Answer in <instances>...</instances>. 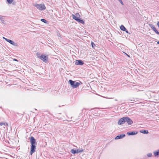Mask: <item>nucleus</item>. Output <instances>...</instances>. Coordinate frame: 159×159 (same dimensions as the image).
<instances>
[{
	"mask_svg": "<svg viewBox=\"0 0 159 159\" xmlns=\"http://www.w3.org/2000/svg\"><path fill=\"white\" fill-rule=\"evenodd\" d=\"M125 117H123L120 119L118 122V124L119 125H121L124 124L125 122Z\"/></svg>",
	"mask_w": 159,
	"mask_h": 159,
	"instance_id": "nucleus-8",
	"label": "nucleus"
},
{
	"mask_svg": "<svg viewBox=\"0 0 159 159\" xmlns=\"http://www.w3.org/2000/svg\"><path fill=\"white\" fill-rule=\"evenodd\" d=\"M157 26H158V27H159V22H158L157 23Z\"/></svg>",
	"mask_w": 159,
	"mask_h": 159,
	"instance_id": "nucleus-27",
	"label": "nucleus"
},
{
	"mask_svg": "<svg viewBox=\"0 0 159 159\" xmlns=\"http://www.w3.org/2000/svg\"><path fill=\"white\" fill-rule=\"evenodd\" d=\"M77 21L79 22V23H82L83 24H84V20H77Z\"/></svg>",
	"mask_w": 159,
	"mask_h": 159,
	"instance_id": "nucleus-22",
	"label": "nucleus"
},
{
	"mask_svg": "<svg viewBox=\"0 0 159 159\" xmlns=\"http://www.w3.org/2000/svg\"><path fill=\"white\" fill-rule=\"evenodd\" d=\"M154 154L155 156H159V150L157 151H155L154 152Z\"/></svg>",
	"mask_w": 159,
	"mask_h": 159,
	"instance_id": "nucleus-17",
	"label": "nucleus"
},
{
	"mask_svg": "<svg viewBox=\"0 0 159 159\" xmlns=\"http://www.w3.org/2000/svg\"><path fill=\"white\" fill-rule=\"evenodd\" d=\"M30 138V143L31 144V145H36V140L33 137H31Z\"/></svg>",
	"mask_w": 159,
	"mask_h": 159,
	"instance_id": "nucleus-5",
	"label": "nucleus"
},
{
	"mask_svg": "<svg viewBox=\"0 0 159 159\" xmlns=\"http://www.w3.org/2000/svg\"><path fill=\"white\" fill-rule=\"evenodd\" d=\"M83 150L82 149H78L76 150V153H78L83 152Z\"/></svg>",
	"mask_w": 159,
	"mask_h": 159,
	"instance_id": "nucleus-15",
	"label": "nucleus"
},
{
	"mask_svg": "<svg viewBox=\"0 0 159 159\" xmlns=\"http://www.w3.org/2000/svg\"><path fill=\"white\" fill-rule=\"evenodd\" d=\"M150 27L157 34H159V32L157 30L154 26L151 24H149Z\"/></svg>",
	"mask_w": 159,
	"mask_h": 159,
	"instance_id": "nucleus-10",
	"label": "nucleus"
},
{
	"mask_svg": "<svg viewBox=\"0 0 159 159\" xmlns=\"http://www.w3.org/2000/svg\"><path fill=\"white\" fill-rule=\"evenodd\" d=\"M72 18L75 20H83L80 18V15L78 13H76L74 14H72Z\"/></svg>",
	"mask_w": 159,
	"mask_h": 159,
	"instance_id": "nucleus-3",
	"label": "nucleus"
},
{
	"mask_svg": "<svg viewBox=\"0 0 159 159\" xmlns=\"http://www.w3.org/2000/svg\"><path fill=\"white\" fill-rule=\"evenodd\" d=\"M152 153H148L147 154V156L148 157H151L152 156Z\"/></svg>",
	"mask_w": 159,
	"mask_h": 159,
	"instance_id": "nucleus-24",
	"label": "nucleus"
},
{
	"mask_svg": "<svg viewBox=\"0 0 159 159\" xmlns=\"http://www.w3.org/2000/svg\"><path fill=\"white\" fill-rule=\"evenodd\" d=\"M84 62L81 60H76L75 64L76 65H82L84 64Z\"/></svg>",
	"mask_w": 159,
	"mask_h": 159,
	"instance_id": "nucleus-11",
	"label": "nucleus"
},
{
	"mask_svg": "<svg viewBox=\"0 0 159 159\" xmlns=\"http://www.w3.org/2000/svg\"><path fill=\"white\" fill-rule=\"evenodd\" d=\"M13 60L16 61H18V60L16 59H14Z\"/></svg>",
	"mask_w": 159,
	"mask_h": 159,
	"instance_id": "nucleus-28",
	"label": "nucleus"
},
{
	"mask_svg": "<svg viewBox=\"0 0 159 159\" xmlns=\"http://www.w3.org/2000/svg\"><path fill=\"white\" fill-rule=\"evenodd\" d=\"M5 19V16H0V20H2V19Z\"/></svg>",
	"mask_w": 159,
	"mask_h": 159,
	"instance_id": "nucleus-19",
	"label": "nucleus"
},
{
	"mask_svg": "<svg viewBox=\"0 0 159 159\" xmlns=\"http://www.w3.org/2000/svg\"><path fill=\"white\" fill-rule=\"evenodd\" d=\"M39 58L42 60L44 62H46L48 61V57L44 55H42L39 57Z\"/></svg>",
	"mask_w": 159,
	"mask_h": 159,
	"instance_id": "nucleus-4",
	"label": "nucleus"
},
{
	"mask_svg": "<svg viewBox=\"0 0 159 159\" xmlns=\"http://www.w3.org/2000/svg\"><path fill=\"white\" fill-rule=\"evenodd\" d=\"M7 125V124L6 123H4L2 122V123H0V125Z\"/></svg>",
	"mask_w": 159,
	"mask_h": 159,
	"instance_id": "nucleus-20",
	"label": "nucleus"
},
{
	"mask_svg": "<svg viewBox=\"0 0 159 159\" xmlns=\"http://www.w3.org/2000/svg\"><path fill=\"white\" fill-rule=\"evenodd\" d=\"M3 38L5 40V39H7V38H5L4 37H3Z\"/></svg>",
	"mask_w": 159,
	"mask_h": 159,
	"instance_id": "nucleus-29",
	"label": "nucleus"
},
{
	"mask_svg": "<svg viewBox=\"0 0 159 159\" xmlns=\"http://www.w3.org/2000/svg\"><path fill=\"white\" fill-rule=\"evenodd\" d=\"M68 82L71 87L74 88H76L79 86L80 84H81V83L80 82H76L75 81H73L71 80H69Z\"/></svg>",
	"mask_w": 159,
	"mask_h": 159,
	"instance_id": "nucleus-1",
	"label": "nucleus"
},
{
	"mask_svg": "<svg viewBox=\"0 0 159 159\" xmlns=\"http://www.w3.org/2000/svg\"><path fill=\"white\" fill-rule=\"evenodd\" d=\"M125 122H127L129 125H131L133 123V121L129 117H125Z\"/></svg>",
	"mask_w": 159,
	"mask_h": 159,
	"instance_id": "nucleus-7",
	"label": "nucleus"
},
{
	"mask_svg": "<svg viewBox=\"0 0 159 159\" xmlns=\"http://www.w3.org/2000/svg\"><path fill=\"white\" fill-rule=\"evenodd\" d=\"M42 22H44L45 23H48V20H41Z\"/></svg>",
	"mask_w": 159,
	"mask_h": 159,
	"instance_id": "nucleus-23",
	"label": "nucleus"
},
{
	"mask_svg": "<svg viewBox=\"0 0 159 159\" xmlns=\"http://www.w3.org/2000/svg\"><path fill=\"white\" fill-rule=\"evenodd\" d=\"M157 43L158 44H159V42L158 41L157 42Z\"/></svg>",
	"mask_w": 159,
	"mask_h": 159,
	"instance_id": "nucleus-31",
	"label": "nucleus"
},
{
	"mask_svg": "<svg viewBox=\"0 0 159 159\" xmlns=\"http://www.w3.org/2000/svg\"><path fill=\"white\" fill-rule=\"evenodd\" d=\"M140 132L141 133L144 134H147L148 133V130H141Z\"/></svg>",
	"mask_w": 159,
	"mask_h": 159,
	"instance_id": "nucleus-16",
	"label": "nucleus"
},
{
	"mask_svg": "<svg viewBox=\"0 0 159 159\" xmlns=\"http://www.w3.org/2000/svg\"><path fill=\"white\" fill-rule=\"evenodd\" d=\"M34 6L36 7L38 9L42 11L46 9V7L44 4H35Z\"/></svg>",
	"mask_w": 159,
	"mask_h": 159,
	"instance_id": "nucleus-2",
	"label": "nucleus"
},
{
	"mask_svg": "<svg viewBox=\"0 0 159 159\" xmlns=\"http://www.w3.org/2000/svg\"><path fill=\"white\" fill-rule=\"evenodd\" d=\"M13 1V0H7V2L9 4L11 3Z\"/></svg>",
	"mask_w": 159,
	"mask_h": 159,
	"instance_id": "nucleus-21",
	"label": "nucleus"
},
{
	"mask_svg": "<svg viewBox=\"0 0 159 159\" xmlns=\"http://www.w3.org/2000/svg\"><path fill=\"white\" fill-rule=\"evenodd\" d=\"M36 146L35 145H32L31 146V150L30 152V155H32L34 152H35Z\"/></svg>",
	"mask_w": 159,
	"mask_h": 159,
	"instance_id": "nucleus-6",
	"label": "nucleus"
},
{
	"mask_svg": "<svg viewBox=\"0 0 159 159\" xmlns=\"http://www.w3.org/2000/svg\"><path fill=\"white\" fill-rule=\"evenodd\" d=\"M137 131H133L132 132H128L127 134L129 135H134L137 134Z\"/></svg>",
	"mask_w": 159,
	"mask_h": 159,
	"instance_id": "nucleus-13",
	"label": "nucleus"
},
{
	"mask_svg": "<svg viewBox=\"0 0 159 159\" xmlns=\"http://www.w3.org/2000/svg\"><path fill=\"white\" fill-rule=\"evenodd\" d=\"M125 136V135L124 134H120V135H118L117 136H116L115 138V139L116 140L118 139H121L123 137H124Z\"/></svg>",
	"mask_w": 159,
	"mask_h": 159,
	"instance_id": "nucleus-12",
	"label": "nucleus"
},
{
	"mask_svg": "<svg viewBox=\"0 0 159 159\" xmlns=\"http://www.w3.org/2000/svg\"><path fill=\"white\" fill-rule=\"evenodd\" d=\"M91 45L93 48H94V46H95V44L93 42H91Z\"/></svg>",
	"mask_w": 159,
	"mask_h": 159,
	"instance_id": "nucleus-25",
	"label": "nucleus"
},
{
	"mask_svg": "<svg viewBox=\"0 0 159 159\" xmlns=\"http://www.w3.org/2000/svg\"><path fill=\"white\" fill-rule=\"evenodd\" d=\"M70 152L74 154L75 153H76V150H75L74 149H71V151H70Z\"/></svg>",
	"mask_w": 159,
	"mask_h": 159,
	"instance_id": "nucleus-18",
	"label": "nucleus"
},
{
	"mask_svg": "<svg viewBox=\"0 0 159 159\" xmlns=\"http://www.w3.org/2000/svg\"><path fill=\"white\" fill-rule=\"evenodd\" d=\"M120 29L124 31H125L126 33H128V32L127 30H126V28L123 25H121L120 26Z\"/></svg>",
	"mask_w": 159,
	"mask_h": 159,
	"instance_id": "nucleus-14",
	"label": "nucleus"
},
{
	"mask_svg": "<svg viewBox=\"0 0 159 159\" xmlns=\"http://www.w3.org/2000/svg\"><path fill=\"white\" fill-rule=\"evenodd\" d=\"M118 0V1L119 2V1H120L121 0Z\"/></svg>",
	"mask_w": 159,
	"mask_h": 159,
	"instance_id": "nucleus-32",
	"label": "nucleus"
},
{
	"mask_svg": "<svg viewBox=\"0 0 159 159\" xmlns=\"http://www.w3.org/2000/svg\"><path fill=\"white\" fill-rule=\"evenodd\" d=\"M40 20H45L44 19H40Z\"/></svg>",
	"mask_w": 159,
	"mask_h": 159,
	"instance_id": "nucleus-30",
	"label": "nucleus"
},
{
	"mask_svg": "<svg viewBox=\"0 0 159 159\" xmlns=\"http://www.w3.org/2000/svg\"><path fill=\"white\" fill-rule=\"evenodd\" d=\"M119 2L121 3V4H122V5H123V3L122 1L121 0L120 1H119Z\"/></svg>",
	"mask_w": 159,
	"mask_h": 159,
	"instance_id": "nucleus-26",
	"label": "nucleus"
},
{
	"mask_svg": "<svg viewBox=\"0 0 159 159\" xmlns=\"http://www.w3.org/2000/svg\"><path fill=\"white\" fill-rule=\"evenodd\" d=\"M5 40L7 41V42L9 43H10L11 44H12L14 46H17V44L16 43H15L14 41H12V40L9 39H5Z\"/></svg>",
	"mask_w": 159,
	"mask_h": 159,
	"instance_id": "nucleus-9",
	"label": "nucleus"
}]
</instances>
